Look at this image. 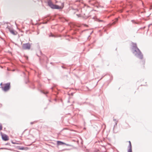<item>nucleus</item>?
Segmentation results:
<instances>
[{
	"mask_svg": "<svg viewBox=\"0 0 152 152\" xmlns=\"http://www.w3.org/2000/svg\"><path fill=\"white\" fill-rule=\"evenodd\" d=\"M145 28V26L143 27H141L139 29H144Z\"/></svg>",
	"mask_w": 152,
	"mask_h": 152,
	"instance_id": "obj_23",
	"label": "nucleus"
},
{
	"mask_svg": "<svg viewBox=\"0 0 152 152\" xmlns=\"http://www.w3.org/2000/svg\"><path fill=\"white\" fill-rule=\"evenodd\" d=\"M40 92L42 93H43V94H45L46 95V96L47 97L48 96L47 95V94H48V91H42V90H40Z\"/></svg>",
	"mask_w": 152,
	"mask_h": 152,
	"instance_id": "obj_10",
	"label": "nucleus"
},
{
	"mask_svg": "<svg viewBox=\"0 0 152 152\" xmlns=\"http://www.w3.org/2000/svg\"><path fill=\"white\" fill-rule=\"evenodd\" d=\"M93 31H92V32H91V33L90 34V35H91L93 33ZM90 35H89L88 36V39L89 37L90 36Z\"/></svg>",
	"mask_w": 152,
	"mask_h": 152,
	"instance_id": "obj_27",
	"label": "nucleus"
},
{
	"mask_svg": "<svg viewBox=\"0 0 152 152\" xmlns=\"http://www.w3.org/2000/svg\"><path fill=\"white\" fill-rule=\"evenodd\" d=\"M148 31V30L147 32Z\"/></svg>",
	"mask_w": 152,
	"mask_h": 152,
	"instance_id": "obj_43",
	"label": "nucleus"
},
{
	"mask_svg": "<svg viewBox=\"0 0 152 152\" xmlns=\"http://www.w3.org/2000/svg\"><path fill=\"white\" fill-rule=\"evenodd\" d=\"M132 46L131 48V50L132 54L136 58L142 60L143 59V54L137 47V44L136 43L132 42Z\"/></svg>",
	"mask_w": 152,
	"mask_h": 152,
	"instance_id": "obj_1",
	"label": "nucleus"
},
{
	"mask_svg": "<svg viewBox=\"0 0 152 152\" xmlns=\"http://www.w3.org/2000/svg\"><path fill=\"white\" fill-rule=\"evenodd\" d=\"M118 122V121H116V122H115V124L114 126L113 127V129H114V127H115V126H116L117 125Z\"/></svg>",
	"mask_w": 152,
	"mask_h": 152,
	"instance_id": "obj_17",
	"label": "nucleus"
},
{
	"mask_svg": "<svg viewBox=\"0 0 152 152\" xmlns=\"http://www.w3.org/2000/svg\"><path fill=\"white\" fill-rule=\"evenodd\" d=\"M2 85V83H0V85L1 86H1H1V85Z\"/></svg>",
	"mask_w": 152,
	"mask_h": 152,
	"instance_id": "obj_34",
	"label": "nucleus"
},
{
	"mask_svg": "<svg viewBox=\"0 0 152 152\" xmlns=\"http://www.w3.org/2000/svg\"><path fill=\"white\" fill-rule=\"evenodd\" d=\"M95 20L99 22H104V21L102 20H100L98 18H96L95 19Z\"/></svg>",
	"mask_w": 152,
	"mask_h": 152,
	"instance_id": "obj_13",
	"label": "nucleus"
},
{
	"mask_svg": "<svg viewBox=\"0 0 152 152\" xmlns=\"http://www.w3.org/2000/svg\"><path fill=\"white\" fill-rule=\"evenodd\" d=\"M90 113H91V115H94V116L95 118H96V116H95V115H94L93 114H92L91 113V112H90Z\"/></svg>",
	"mask_w": 152,
	"mask_h": 152,
	"instance_id": "obj_29",
	"label": "nucleus"
},
{
	"mask_svg": "<svg viewBox=\"0 0 152 152\" xmlns=\"http://www.w3.org/2000/svg\"><path fill=\"white\" fill-rule=\"evenodd\" d=\"M131 22H132L133 23L139 24H140V23L138 22H135L134 20H131Z\"/></svg>",
	"mask_w": 152,
	"mask_h": 152,
	"instance_id": "obj_15",
	"label": "nucleus"
},
{
	"mask_svg": "<svg viewBox=\"0 0 152 152\" xmlns=\"http://www.w3.org/2000/svg\"><path fill=\"white\" fill-rule=\"evenodd\" d=\"M39 52L40 55L42 56V57L39 58V60H40L42 58L44 59H46L47 60L46 61V63L47 64H48V63L49 61L48 58L46 56H45V55H44L42 53V51L40 50H39Z\"/></svg>",
	"mask_w": 152,
	"mask_h": 152,
	"instance_id": "obj_6",
	"label": "nucleus"
},
{
	"mask_svg": "<svg viewBox=\"0 0 152 152\" xmlns=\"http://www.w3.org/2000/svg\"><path fill=\"white\" fill-rule=\"evenodd\" d=\"M77 15V16H78V17H80V16H79V15H78V14H77V15Z\"/></svg>",
	"mask_w": 152,
	"mask_h": 152,
	"instance_id": "obj_36",
	"label": "nucleus"
},
{
	"mask_svg": "<svg viewBox=\"0 0 152 152\" xmlns=\"http://www.w3.org/2000/svg\"><path fill=\"white\" fill-rule=\"evenodd\" d=\"M48 4L49 7L53 9L62 10L64 7V4L63 3H61V6H59L58 5L54 4L50 0H49L48 1Z\"/></svg>",
	"mask_w": 152,
	"mask_h": 152,
	"instance_id": "obj_2",
	"label": "nucleus"
},
{
	"mask_svg": "<svg viewBox=\"0 0 152 152\" xmlns=\"http://www.w3.org/2000/svg\"><path fill=\"white\" fill-rule=\"evenodd\" d=\"M10 31L12 34L15 35H16L17 33V31L13 29L10 30Z\"/></svg>",
	"mask_w": 152,
	"mask_h": 152,
	"instance_id": "obj_9",
	"label": "nucleus"
},
{
	"mask_svg": "<svg viewBox=\"0 0 152 152\" xmlns=\"http://www.w3.org/2000/svg\"><path fill=\"white\" fill-rule=\"evenodd\" d=\"M71 94H72V95H73V93H72Z\"/></svg>",
	"mask_w": 152,
	"mask_h": 152,
	"instance_id": "obj_40",
	"label": "nucleus"
},
{
	"mask_svg": "<svg viewBox=\"0 0 152 152\" xmlns=\"http://www.w3.org/2000/svg\"><path fill=\"white\" fill-rule=\"evenodd\" d=\"M37 55L38 57H39V56L37 54Z\"/></svg>",
	"mask_w": 152,
	"mask_h": 152,
	"instance_id": "obj_38",
	"label": "nucleus"
},
{
	"mask_svg": "<svg viewBox=\"0 0 152 152\" xmlns=\"http://www.w3.org/2000/svg\"><path fill=\"white\" fill-rule=\"evenodd\" d=\"M34 122H31L30 123V124H34Z\"/></svg>",
	"mask_w": 152,
	"mask_h": 152,
	"instance_id": "obj_31",
	"label": "nucleus"
},
{
	"mask_svg": "<svg viewBox=\"0 0 152 152\" xmlns=\"http://www.w3.org/2000/svg\"><path fill=\"white\" fill-rule=\"evenodd\" d=\"M27 60H28V57L27 56H25Z\"/></svg>",
	"mask_w": 152,
	"mask_h": 152,
	"instance_id": "obj_30",
	"label": "nucleus"
},
{
	"mask_svg": "<svg viewBox=\"0 0 152 152\" xmlns=\"http://www.w3.org/2000/svg\"><path fill=\"white\" fill-rule=\"evenodd\" d=\"M17 148V149L18 150H24V147L18 146Z\"/></svg>",
	"mask_w": 152,
	"mask_h": 152,
	"instance_id": "obj_11",
	"label": "nucleus"
},
{
	"mask_svg": "<svg viewBox=\"0 0 152 152\" xmlns=\"http://www.w3.org/2000/svg\"><path fill=\"white\" fill-rule=\"evenodd\" d=\"M64 144H65V143L63 142L60 141H57V145L58 146L63 145H64Z\"/></svg>",
	"mask_w": 152,
	"mask_h": 152,
	"instance_id": "obj_8",
	"label": "nucleus"
},
{
	"mask_svg": "<svg viewBox=\"0 0 152 152\" xmlns=\"http://www.w3.org/2000/svg\"><path fill=\"white\" fill-rule=\"evenodd\" d=\"M89 17V16H88L87 17V18H88Z\"/></svg>",
	"mask_w": 152,
	"mask_h": 152,
	"instance_id": "obj_41",
	"label": "nucleus"
},
{
	"mask_svg": "<svg viewBox=\"0 0 152 152\" xmlns=\"http://www.w3.org/2000/svg\"><path fill=\"white\" fill-rule=\"evenodd\" d=\"M88 30H84V31H87Z\"/></svg>",
	"mask_w": 152,
	"mask_h": 152,
	"instance_id": "obj_37",
	"label": "nucleus"
},
{
	"mask_svg": "<svg viewBox=\"0 0 152 152\" xmlns=\"http://www.w3.org/2000/svg\"><path fill=\"white\" fill-rule=\"evenodd\" d=\"M64 145H66L67 146H72V145H71L69 144H66V143H65V144H64Z\"/></svg>",
	"mask_w": 152,
	"mask_h": 152,
	"instance_id": "obj_18",
	"label": "nucleus"
},
{
	"mask_svg": "<svg viewBox=\"0 0 152 152\" xmlns=\"http://www.w3.org/2000/svg\"><path fill=\"white\" fill-rule=\"evenodd\" d=\"M118 21V19L117 18L114 21H113L112 23L110 24V26H111L112 25H114Z\"/></svg>",
	"mask_w": 152,
	"mask_h": 152,
	"instance_id": "obj_12",
	"label": "nucleus"
},
{
	"mask_svg": "<svg viewBox=\"0 0 152 152\" xmlns=\"http://www.w3.org/2000/svg\"><path fill=\"white\" fill-rule=\"evenodd\" d=\"M2 140L4 141H7L9 140V138L7 134H3L2 132H0Z\"/></svg>",
	"mask_w": 152,
	"mask_h": 152,
	"instance_id": "obj_5",
	"label": "nucleus"
},
{
	"mask_svg": "<svg viewBox=\"0 0 152 152\" xmlns=\"http://www.w3.org/2000/svg\"><path fill=\"white\" fill-rule=\"evenodd\" d=\"M49 101L50 102V100H49Z\"/></svg>",
	"mask_w": 152,
	"mask_h": 152,
	"instance_id": "obj_42",
	"label": "nucleus"
},
{
	"mask_svg": "<svg viewBox=\"0 0 152 152\" xmlns=\"http://www.w3.org/2000/svg\"><path fill=\"white\" fill-rule=\"evenodd\" d=\"M49 37H57V36L55 35H53V34L52 33H51L49 35Z\"/></svg>",
	"mask_w": 152,
	"mask_h": 152,
	"instance_id": "obj_14",
	"label": "nucleus"
},
{
	"mask_svg": "<svg viewBox=\"0 0 152 152\" xmlns=\"http://www.w3.org/2000/svg\"><path fill=\"white\" fill-rule=\"evenodd\" d=\"M5 145H10V146L11 145H10V143H9V142H7V143H6L5 144Z\"/></svg>",
	"mask_w": 152,
	"mask_h": 152,
	"instance_id": "obj_24",
	"label": "nucleus"
},
{
	"mask_svg": "<svg viewBox=\"0 0 152 152\" xmlns=\"http://www.w3.org/2000/svg\"><path fill=\"white\" fill-rule=\"evenodd\" d=\"M113 120L114 121H115V122H116V121H117V120H116L115 119H114V118H113Z\"/></svg>",
	"mask_w": 152,
	"mask_h": 152,
	"instance_id": "obj_33",
	"label": "nucleus"
},
{
	"mask_svg": "<svg viewBox=\"0 0 152 152\" xmlns=\"http://www.w3.org/2000/svg\"><path fill=\"white\" fill-rule=\"evenodd\" d=\"M61 67H62V68H63V69H66V67H64V66H61Z\"/></svg>",
	"mask_w": 152,
	"mask_h": 152,
	"instance_id": "obj_26",
	"label": "nucleus"
},
{
	"mask_svg": "<svg viewBox=\"0 0 152 152\" xmlns=\"http://www.w3.org/2000/svg\"><path fill=\"white\" fill-rule=\"evenodd\" d=\"M2 126L1 124L0 123V131L2 130Z\"/></svg>",
	"mask_w": 152,
	"mask_h": 152,
	"instance_id": "obj_20",
	"label": "nucleus"
},
{
	"mask_svg": "<svg viewBox=\"0 0 152 152\" xmlns=\"http://www.w3.org/2000/svg\"><path fill=\"white\" fill-rule=\"evenodd\" d=\"M28 149V148L27 147H24V150H27Z\"/></svg>",
	"mask_w": 152,
	"mask_h": 152,
	"instance_id": "obj_25",
	"label": "nucleus"
},
{
	"mask_svg": "<svg viewBox=\"0 0 152 152\" xmlns=\"http://www.w3.org/2000/svg\"><path fill=\"white\" fill-rule=\"evenodd\" d=\"M29 81L28 80H27V81H26V82H25V83H26L27 84V83H29Z\"/></svg>",
	"mask_w": 152,
	"mask_h": 152,
	"instance_id": "obj_28",
	"label": "nucleus"
},
{
	"mask_svg": "<svg viewBox=\"0 0 152 152\" xmlns=\"http://www.w3.org/2000/svg\"><path fill=\"white\" fill-rule=\"evenodd\" d=\"M7 149V150H8L9 149H8V148H0V150H1V149Z\"/></svg>",
	"mask_w": 152,
	"mask_h": 152,
	"instance_id": "obj_21",
	"label": "nucleus"
},
{
	"mask_svg": "<svg viewBox=\"0 0 152 152\" xmlns=\"http://www.w3.org/2000/svg\"><path fill=\"white\" fill-rule=\"evenodd\" d=\"M51 89L52 90V91H53V87H51Z\"/></svg>",
	"mask_w": 152,
	"mask_h": 152,
	"instance_id": "obj_35",
	"label": "nucleus"
},
{
	"mask_svg": "<svg viewBox=\"0 0 152 152\" xmlns=\"http://www.w3.org/2000/svg\"><path fill=\"white\" fill-rule=\"evenodd\" d=\"M151 25H152V24H150L149 25H148V28H149V27H150V26Z\"/></svg>",
	"mask_w": 152,
	"mask_h": 152,
	"instance_id": "obj_32",
	"label": "nucleus"
},
{
	"mask_svg": "<svg viewBox=\"0 0 152 152\" xmlns=\"http://www.w3.org/2000/svg\"><path fill=\"white\" fill-rule=\"evenodd\" d=\"M142 64L144 65L145 63V60H143L141 61Z\"/></svg>",
	"mask_w": 152,
	"mask_h": 152,
	"instance_id": "obj_19",
	"label": "nucleus"
},
{
	"mask_svg": "<svg viewBox=\"0 0 152 152\" xmlns=\"http://www.w3.org/2000/svg\"><path fill=\"white\" fill-rule=\"evenodd\" d=\"M49 21V20H48L47 21H46V20H44V21H43V23L44 24H46L48 23V22Z\"/></svg>",
	"mask_w": 152,
	"mask_h": 152,
	"instance_id": "obj_16",
	"label": "nucleus"
},
{
	"mask_svg": "<svg viewBox=\"0 0 152 152\" xmlns=\"http://www.w3.org/2000/svg\"><path fill=\"white\" fill-rule=\"evenodd\" d=\"M22 48L23 50H29L31 48L30 44L29 43L23 44L22 45Z\"/></svg>",
	"mask_w": 152,
	"mask_h": 152,
	"instance_id": "obj_4",
	"label": "nucleus"
},
{
	"mask_svg": "<svg viewBox=\"0 0 152 152\" xmlns=\"http://www.w3.org/2000/svg\"><path fill=\"white\" fill-rule=\"evenodd\" d=\"M11 142L13 144H18V143H16V142H13V141H11Z\"/></svg>",
	"mask_w": 152,
	"mask_h": 152,
	"instance_id": "obj_22",
	"label": "nucleus"
},
{
	"mask_svg": "<svg viewBox=\"0 0 152 152\" xmlns=\"http://www.w3.org/2000/svg\"><path fill=\"white\" fill-rule=\"evenodd\" d=\"M128 142H129V145L128 146V152H132L131 142L130 141H129Z\"/></svg>",
	"mask_w": 152,
	"mask_h": 152,
	"instance_id": "obj_7",
	"label": "nucleus"
},
{
	"mask_svg": "<svg viewBox=\"0 0 152 152\" xmlns=\"http://www.w3.org/2000/svg\"><path fill=\"white\" fill-rule=\"evenodd\" d=\"M2 90L4 91H7L9 90L11 88L10 83V82L4 83L1 86Z\"/></svg>",
	"mask_w": 152,
	"mask_h": 152,
	"instance_id": "obj_3",
	"label": "nucleus"
},
{
	"mask_svg": "<svg viewBox=\"0 0 152 152\" xmlns=\"http://www.w3.org/2000/svg\"><path fill=\"white\" fill-rule=\"evenodd\" d=\"M50 64H53V63H52V62H50Z\"/></svg>",
	"mask_w": 152,
	"mask_h": 152,
	"instance_id": "obj_39",
	"label": "nucleus"
}]
</instances>
